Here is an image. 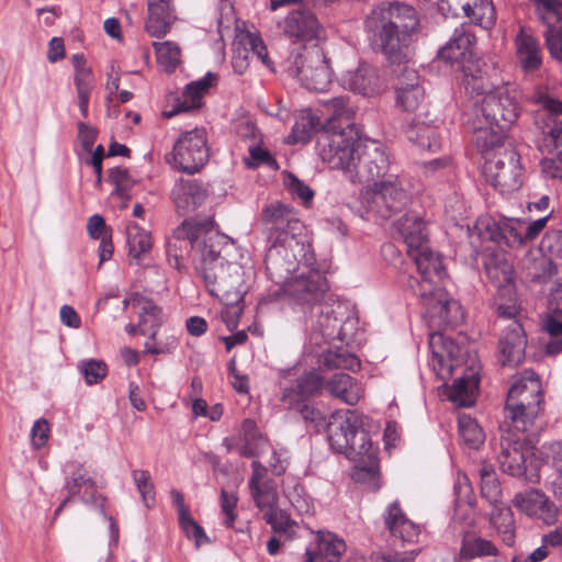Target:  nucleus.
I'll return each mask as SVG.
<instances>
[{
  "label": "nucleus",
  "mask_w": 562,
  "mask_h": 562,
  "mask_svg": "<svg viewBox=\"0 0 562 562\" xmlns=\"http://www.w3.org/2000/svg\"><path fill=\"white\" fill-rule=\"evenodd\" d=\"M126 236L130 255L133 258L138 259L151 249L150 233L142 228L137 223L130 222L126 225Z\"/></svg>",
  "instance_id": "09e8293b"
},
{
  "label": "nucleus",
  "mask_w": 562,
  "mask_h": 562,
  "mask_svg": "<svg viewBox=\"0 0 562 562\" xmlns=\"http://www.w3.org/2000/svg\"><path fill=\"white\" fill-rule=\"evenodd\" d=\"M414 260L422 281L408 277V286L420 296L427 314L438 327L457 325L463 321L462 307L443 289L434 286L435 279L443 276L440 256L431 250L428 241L407 250Z\"/></svg>",
  "instance_id": "7ed1b4c3"
},
{
  "label": "nucleus",
  "mask_w": 562,
  "mask_h": 562,
  "mask_svg": "<svg viewBox=\"0 0 562 562\" xmlns=\"http://www.w3.org/2000/svg\"><path fill=\"white\" fill-rule=\"evenodd\" d=\"M322 128L319 116L311 110H302L295 115V122L289 136L290 143L305 144L311 140L313 135Z\"/></svg>",
  "instance_id": "ea45409f"
},
{
  "label": "nucleus",
  "mask_w": 562,
  "mask_h": 562,
  "mask_svg": "<svg viewBox=\"0 0 562 562\" xmlns=\"http://www.w3.org/2000/svg\"><path fill=\"white\" fill-rule=\"evenodd\" d=\"M346 551L345 541L329 531H318L305 551L304 562H338Z\"/></svg>",
  "instance_id": "b1692460"
},
{
  "label": "nucleus",
  "mask_w": 562,
  "mask_h": 562,
  "mask_svg": "<svg viewBox=\"0 0 562 562\" xmlns=\"http://www.w3.org/2000/svg\"><path fill=\"white\" fill-rule=\"evenodd\" d=\"M486 274L492 283L499 290L495 306L499 316L512 319L519 312V305L513 292V267L506 262H494L485 265Z\"/></svg>",
  "instance_id": "a211bd4d"
},
{
  "label": "nucleus",
  "mask_w": 562,
  "mask_h": 562,
  "mask_svg": "<svg viewBox=\"0 0 562 562\" xmlns=\"http://www.w3.org/2000/svg\"><path fill=\"white\" fill-rule=\"evenodd\" d=\"M158 64L167 71H173L180 63V48L173 42L154 43Z\"/></svg>",
  "instance_id": "864d4df0"
},
{
  "label": "nucleus",
  "mask_w": 562,
  "mask_h": 562,
  "mask_svg": "<svg viewBox=\"0 0 562 562\" xmlns=\"http://www.w3.org/2000/svg\"><path fill=\"white\" fill-rule=\"evenodd\" d=\"M429 220L420 213H401L394 227L407 245V250L428 241Z\"/></svg>",
  "instance_id": "cd10ccee"
},
{
  "label": "nucleus",
  "mask_w": 562,
  "mask_h": 562,
  "mask_svg": "<svg viewBox=\"0 0 562 562\" xmlns=\"http://www.w3.org/2000/svg\"><path fill=\"white\" fill-rule=\"evenodd\" d=\"M357 327L358 319L355 316L347 313V311L345 310V314L339 317V336L337 337L336 340H339L347 345L350 344L353 340Z\"/></svg>",
  "instance_id": "774afa93"
},
{
  "label": "nucleus",
  "mask_w": 562,
  "mask_h": 562,
  "mask_svg": "<svg viewBox=\"0 0 562 562\" xmlns=\"http://www.w3.org/2000/svg\"><path fill=\"white\" fill-rule=\"evenodd\" d=\"M66 488L70 498L79 496L85 503H98L95 482L87 472L78 471L75 473L71 481L66 483Z\"/></svg>",
  "instance_id": "49530a36"
},
{
  "label": "nucleus",
  "mask_w": 562,
  "mask_h": 562,
  "mask_svg": "<svg viewBox=\"0 0 562 562\" xmlns=\"http://www.w3.org/2000/svg\"><path fill=\"white\" fill-rule=\"evenodd\" d=\"M429 346L432 353V369L441 380H448L454 372L460 371V375L456 378L449 393L450 401L459 406H472L475 402L480 382V364L476 359L470 357V364L463 368L461 363L462 348L441 333L430 335Z\"/></svg>",
  "instance_id": "39448f33"
},
{
  "label": "nucleus",
  "mask_w": 562,
  "mask_h": 562,
  "mask_svg": "<svg viewBox=\"0 0 562 562\" xmlns=\"http://www.w3.org/2000/svg\"><path fill=\"white\" fill-rule=\"evenodd\" d=\"M288 71L307 90L316 92L325 91L333 78L329 59L319 46L304 48L292 56Z\"/></svg>",
  "instance_id": "9d476101"
},
{
  "label": "nucleus",
  "mask_w": 562,
  "mask_h": 562,
  "mask_svg": "<svg viewBox=\"0 0 562 562\" xmlns=\"http://www.w3.org/2000/svg\"><path fill=\"white\" fill-rule=\"evenodd\" d=\"M520 106L518 93L509 85L493 88L476 104L474 117H481L485 123H494L501 130H508L518 119Z\"/></svg>",
  "instance_id": "9b49d317"
},
{
  "label": "nucleus",
  "mask_w": 562,
  "mask_h": 562,
  "mask_svg": "<svg viewBox=\"0 0 562 562\" xmlns=\"http://www.w3.org/2000/svg\"><path fill=\"white\" fill-rule=\"evenodd\" d=\"M109 179L114 186L112 196L121 200V204L119 206L121 209L128 207L126 200L128 199V191L134 186V181L130 177L127 169L120 167L110 169Z\"/></svg>",
  "instance_id": "3c124183"
},
{
  "label": "nucleus",
  "mask_w": 562,
  "mask_h": 562,
  "mask_svg": "<svg viewBox=\"0 0 562 562\" xmlns=\"http://www.w3.org/2000/svg\"><path fill=\"white\" fill-rule=\"evenodd\" d=\"M284 495L297 514L307 515L312 513V499L300 484L293 482L291 485L285 486Z\"/></svg>",
  "instance_id": "4d7b16f0"
},
{
  "label": "nucleus",
  "mask_w": 562,
  "mask_h": 562,
  "mask_svg": "<svg viewBox=\"0 0 562 562\" xmlns=\"http://www.w3.org/2000/svg\"><path fill=\"white\" fill-rule=\"evenodd\" d=\"M81 374L87 384H95L106 375V364L101 360H85L79 364Z\"/></svg>",
  "instance_id": "69168bd1"
},
{
  "label": "nucleus",
  "mask_w": 562,
  "mask_h": 562,
  "mask_svg": "<svg viewBox=\"0 0 562 562\" xmlns=\"http://www.w3.org/2000/svg\"><path fill=\"white\" fill-rule=\"evenodd\" d=\"M364 31L393 64L408 59L409 47L419 30V18L412 5L393 1L375 5L366 16Z\"/></svg>",
  "instance_id": "f03ea898"
},
{
  "label": "nucleus",
  "mask_w": 562,
  "mask_h": 562,
  "mask_svg": "<svg viewBox=\"0 0 562 562\" xmlns=\"http://www.w3.org/2000/svg\"><path fill=\"white\" fill-rule=\"evenodd\" d=\"M459 434L465 446L477 449L484 442V432L475 419L469 415L459 417Z\"/></svg>",
  "instance_id": "603ef678"
},
{
  "label": "nucleus",
  "mask_w": 562,
  "mask_h": 562,
  "mask_svg": "<svg viewBox=\"0 0 562 562\" xmlns=\"http://www.w3.org/2000/svg\"><path fill=\"white\" fill-rule=\"evenodd\" d=\"M251 477L248 485L256 506L263 514V518L274 532L285 533L291 537L295 522L285 512L278 507V493L272 479L267 475V468L259 461L251 463Z\"/></svg>",
  "instance_id": "6e6552de"
},
{
  "label": "nucleus",
  "mask_w": 562,
  "mask_h": 562,
  "mask_svg": "<svg viewBox=\"0 0 562 562\" xmlns=\"http://www.w3.org/2000/svg\"><path fill=\"white\" fill-rule=\"evenodd\" d=\"M449 9L457 12L459 9L484 30L491 29L496 21L495 9L492 0H446Z\"/></svg>",
  "instance_id": "7c9ffc66"
},
{
  "label": "nucleus",
  "mask_w": 562,
  "mask_h": 562,
  "mask_svg": "<svg viewBox=\"0 0 562 562\" xmlns=\"http://www.w3.org/2000/svg\"><path fill=\"white\" fill-rule=\"evenodd\" d=\"M526 432H519L509 426L501 437L498 463L501 469L513 476H520L526 471L532 448L527 443Z\"/></svg>",
  "instance_id": "dca6fc26"
},
{
  "label": "nucleus",
  "mask_w": 562,
  "mask_h": 562,
  "mask_svg": "<svg viewBox=\"0 0 562 562\" xmlns=\"http://www.w3.org/2000/svg\"><path fill=\"white\" fill-rule=\"evenodd\" d=\"M154 311H139V333L143 335H149L150 340L146 341L145 349L147 352L153 355L165 353L176 348L177 340L171 336L168 341L162 345L161 342H151L156 340L157 328L161 324V311L153 303Z\"/></svg>",
  "instance_id": "c85d7f7f"
},
{
  "label": "nucleus",
  "mask_w": 562,
  "mask_h": 562,
  "mask_svg": "<svg viewBox=\"0 0 562 562\" xmlns=\"http://www.w3.org/2000/svg\"><path fill=\"white\" fill-rule=\"evenodd\" d=\"M371 419L357 411H337L327 424L333 449L357 463L353 477H373L378 469L376 449L369 436Z\"/></svg>",
  "instance_id": "20e7f679"
},
{
  "label": "nucleus",
  "mask_w": 562,
  "mask_h": 562,
  "mask_svg": "<svg viewBox=\"0 0 562 562\" xmlns=\"http://www.w3.org/2000/svg\"><path fill=\"white\" fill-rule=\"evenodd\" d=\"M284 248L276 246L269 249L266 259L267 270L270 276L277 279V282H283L284 293L297 305L314 310L327 291L326 279L315 270L302 272L299 276L290 277L296 270L297 261L295 256L288 259L285 263L281 262Z\"/></svg>",
  "instance_id": "423d86ee"
},
{
  "label": "nucleus",
  "mask_w": 562,
  "mask_h": 562,
  "mask_svg": "<svg viewBox=\"0 0 562 562\" xmlns=\"http://www.w3.org/2000/svg\"><path fill=\"white\" fill-rule=\"evenodd\" d=\"M323 384L324 382L318 373L308 372L297 380L294 387L283 391L281 401L288 405L289 408H300L301 404L319 391Z\"/></svg>",
  "instance_id": "f704fd0d"
},
{
  "label": "nucleus",
  "mask_w": 562,
  "mask_h": 562,
  "mask_svg": "<svg viewBox=\"0 0 562 562\" xmlns=\"http://www.w3.org/2000/svg\"><path fill=\"white\" fill-rule=\"evenodd\" d=\"M209 158L206 131L195 127L180 134L167 161L179 171L194 175L206 165Z\"/></svg>",
  "instance_id": "f8f14e48"
},
{
  "label": "nucleus",
  "mask_w": 562,
  "mask_h": 562,
  "mask_svg": "<svg viewBox=\"0 0 562 562\" xmlns=\"http://www.w3.org/2000/svg\"><path fill=\"white\" fill-rule=\"evenodd\" d=\"M239 454L246 458L260 457L270 449L268 439L260 434L252 419L244 420L240 429Z\"/></svg>",
  "instance_id": "58836bf2"
},
{
  "label": "nucleus",
  "mask_w": 562,
  "mask_h": 562,
  "mask_svg": "<svg viewBox=\"0 0 562 562\" xmlns=\"http://www.w3.org/2000/svg\"><path fill=\"white\" fill-rule=\"evenodd\" d=\"M325 386L331 396L348 405H356L363 396L362 386L347 373H335Z\"/></svg>",
  "instance_id": "e433bc0d"
},
{
  "label": "nucleus",
  "mask_w": 562,
  "mask_h": 562,
  "mask_svg": "<svg viewBox=\"0 0 562 562\" xmlns=\"http://www.w3.org/2000/svg\"><path fill=\"white\" fill-rule=\"evenodd\" d=\"M514 506L522 514L552 525L557 520V506L539 490L517 493L513 498Z\"/></svg>",
  "instance_id": "412c9836"
},
{
  "label": "nucleus",
  "mask_w": 562,
  "mask_h": 562,
  "mask_svg": "<svg viewBox=\"0 0 562 562\" xmlns=\"http://www.w3.org/2000/svg\"><path fill=\"white\" fill-rule=\"evenodd\" d=\"M176 20L177 12L173 0L147 1L145 30L150 36L158 38L165 36Z\"/></svg>",
  "instance_id": "5701e85b"
},
{
  "label": "nucleus",
  "mask_w": 562,
  "mask_h": 562,
  "mask_svg": "<svg viewBox=\"0 0 562 562\" xmlns=\"http://www.w3.org/2000/svg\"><path fill=\"white\" fill-rule=\"evenodd\" d=\"M546 448V457L552 460L553 467L558 471V476L554 481V493L562 501V442H551Z\"/></svg>",
  "instance_id": "680f3d73"
},
{
  "label": "nucleus",
  "mask_w": 562,
  "mask_h": 562,
  "mask_svg": "<svg viewBox=\"0 0 562 562\" xmlns=\"http://www.w3.org/2000/svg\"><path fill=\"white\" fill-rule=\"evenodd\" d=\"M87 229L91 238L101 240L99 246V266H101L113 254L111 228L106 226L104 218L95 213L89 218Z\"/></svg>",
  "instance_id": "79ce46f5"
},
{
  "label": "nucleus",
  "mask_w": 562,
  "mask_h": 562,
  "mask_svg": "<svg viewBox=\"0 0 562 562\" xmlns=\"http://www.w3.org/2000/svg\"><path fill=\"white\" fill-rule=\"evenodd\" d=\"M324 366L328 369H346L355 371L359 369V359L348 352H327L324 356Z\"/></svg>",
  "instance_id": "052dcab7"
},
{
  "label": "nucleus",
  "mask_w": 562,
  "mask_h": 562,
  "mask_svg": "<svg viewBox=\"0 0 562 562\" xmlns=\"http://www.w3.org/2000/svg\"><path fill=\"white\" fill-rule=\"evenodd\" d=\"M206 198L207 190L192 180L178 181L171 191V199L179 210L200 207Z\"/></svg>",
  "instance_id": "c9c22d12"
},
{
  "label": "nucleus",
  "mask_w": 562,
  "mask_h": 562,
  "mask_svg": "<svg viewBox=\"0 0 562 562\" xmlns=\"http://www.w3.org/2000/svg\"><path fill=\"white\" fill-rule=\"evenodd\" d=\"M406 76L412 82L396 89V100L403 110L415 111L424 99V89L418 85V77L414 70H406Z\"/></svg>",
  "instance_id": "a18cd8bd"
},
{
  "label": "nucleus",
  "mask_w": 562,
  "mask_h": 562,
  "mask_svg": "<svg viewBox=\"0 0 562 562\" xmlns=\"http://www.w3.org/2000/svg\"><path fill=\"white\" fill-rule=\"evenodd\" d=\"M538 250L543 257L551 259L557 267L562 262V232L552 231L547 233L539 245Z\"/></svg>",
  "instance_id": "5fc2aeb1"
},
{
  "label": "nucleus",
  "mask_w": 562,
  "mask_h": 562,
  "mask_svg": "<svg viewBox=\"0 0 562 562\" xmlns=\"http://www.w3.org/2000/svg\"><path fill=\"white\" fill-rule=\"evenodd\" d=\"M241 293L240 297L235 296L233 293H227L223 295H215L225 301L226 308L222 313V318L226 323L228 328H235L237 326V318L240 316L243 307L240 303L244 300V294L246 293V286L244 280L241 281Z\"/></svg>",
  "instance_id": "6e6d98bb"
},
{
  "label": "nucleus",
  "mask_w": 562,
  "mask_h": 562,
  "mask_svg": "<svg viewBox=\"0 0 562 562\" xmlns=\"http://www.w3.org/2000/svg\"><path fill=\"white\" fill-rule=\"evenodd\" d=\"M211 216H194L178 226L167 241L169 263L180 270L188 248L196 271L212 295L233 293L240 297L243 267L231 259L236 257L235 241L213 231Z\"/></svg>",
  "instance_id": "f257e3e1"
},
{
  "label": "nucleus",
  "mask_w": 562,
  "mask_h": 562,
  "mask_svg": "<svg viewBox=\"0 0 562 562\" xmlns=\"http://www.w3.org/2000/svg\"><path fill=\"white\" fill-rule=\"evenodd\" d=\"M506 417L519 432L529 431L543 411V389L533 370H524L513 376L506 400Z\"/></svg>",
  "instance_id": "0eeeda50"
},
{
  "label": "nucleus",
  "mask_w": 562,
  "mask_h": 562,
  "mask_svg": "<svg viewBox=\"0 0 562 562\" xmlns=\"http://www.w3.org/2000/svg\"><path fill=\"white\" fill-rule=\"evenodd\" d=\"M463 70V86L472 97H485L488 91L494 87L490 82L486 72L480 68L473 69L472 66L464 65Z\"/></svg>",
  "instance_id": "8fccbe9b"
},
{
  "label": "nucleus",
  "mask_w": 562,
  "mask_h": 562,
  "mask_svg": "<svg viewBox=\"0 0 562 562\" xmlns=\"http://www.w3.org/2000/svg\"><path fill=\"white\" fill-rule=\"evenodd\" d=\"M491 524L506 546H514L516 539V521L514 513L509 507H495L491 514Z\"/></svg>",
  "instance_id": "37998d69"
},
{
  "label": "nucleus",
  "mask_w": 562,
  "mask_h": 562,
  "mask_svg": "<svg viewBox=\"0 0 562 562\" xmlns=\"http://www.w3.org/2000/svg\"><path fill=\"white\" fill-rule=\"evenodd\" d=\"M516 58L525 72H535L542 66V48L539 40L524 27L515 38Z\"/></svg>",
  "instance_id": "bb28decb"
},
{
  "label": "nucleus",
  "mask_w": 562,
  "mask_h": 562,
  "mask_svg": "<svg viewBox=\"0 0 562 562\" xmlns=\"http://www.w3.org/2000/svg\"><path fill=\"white\" fill-rule=\"evenodd\" d=\"M532 100L541 106L546 119L538 148L541 153H552L562 147V101L553 99L542 91L535 92Z\"/></svg>",
  "instance_id": "f3484780"
},
{
  "label": "nucleus",
  "mask_w": 562,
  "mask_h": 562,
  "mask_svg": "<svg viewBox=\"0 0 562 562\" xmlns=\"http://www.w3.org/2000/svg\"><path fill=\"white\" fill-rule=\"evenodd\" d=\"M403 198H405V190L398 177L390 172L374 183L364 187L361 192L362 203L368 209H391V202L400 201Z\"/></svg>",
  "instance_id": "6ab92c4d"
},
{
  "label": "nucleus",
  "mask_w": 562,
  "mask_h": 562,
  "mask_svg": "<svg viewBox=\"0 0 562 562\" xmlns=\"http://www.w3.org/2000/svg\"><path fill=\"white\" fill-rule=\"evenodd\" d=\"M544 38L551 56L554 59L562 60V24L547 27Z\"/></svg>",
  "instance_id": "338daca9"
},
{
  "label": "nucleus",
  "mask_w": 562,
  "mask_h": 562,
  "mask_svg": "<svg viewBox=\"0 0 562 562\" xmlns=\"http://www.w3.org/2000/svg\"><path fill=\"white\" fill-rule=\"evenodd\" d=\"M133 481L147 507H150L155 502V490L150 473L147 470H133Z\"/></svg>",
  "instance_id": "bf43d9fd"
},
{
  "label": "nucleus",
  "mask_w": 562,
  "mask_h": 562,
  "mask_svg": "<svg viewBox=\"0 0 562 562\" xmlns=\"http://www.w3.org/2000/svg\"><path fill=\"white\" fill-rule=\"evenodd\" d=\"M550 260L548 257H543L537 249L529 251L522 259L521 265L531 279H546L558 272L557 263Z\"/></svg>",
  "instance_id": "c03bdc74"
},
{
  "label": "nucleus",
  "mask_w": 562,
  "mask_h": 562,
  "mask_svg": "<svg viewBox=\"0 0 562 562\" xmlns=\"http://www.w3.org/2000/svg\"><path fill=\"white\" fill-rule=\"evenodd\" d=\"M71 63L75 68L74 82L78 94L79 109L82 116L87 117L89 99L94 87V76L82 54L72 55Z\"/></svg>",
  "instance_id": "2f4dec72"
},
{
  "label": "nucleus",
  "mask_w": 562,
  "mask_h": 562,
  "mask_svg": "<svg viewBox=\"0 0 562 562\" xmlns=\"http://www.w3.org/2000/svg\"><path fill=\"white\" fill-rule=\"evenodd\" d=\"M340 85L344 89L368 98L380 94L385 88L376 68L368 64H360L357 69L346 71L340 78Z\"/></svg>",
  "instance_id": "aec40b11"
},
{
  "label": "nucleus",
  "mask_w": 562,
  "mask_h": 562,
  "mask_svg": "<svg viewBox=\"0 0 562 562\" xmlns=\"http://www.w3.org/2000/svg\"><path fill=\"white\" fill-rule=\"evenodd\" d=\"M390 170V158L382 145L369 140L359 144L358 156L350 181L374 183Z\"/></svg>",
  "instance_id": "2eb2a0df"
},
{
  "label": "nucleus",
  "mask_w": 562,
  "mask_h": 562,
  "mask_svg": "<svg viewBox=\"0 0 562 562\" xmlns=\"http://www.w3.org/2000/svg\"><path fill=\"white\" fill-rule=\"evenodd\" d=\"M542 329L551 337L547 344L548 355H558L562 351V322L553 315H548L542 322Z\"/></svg>",
  "instance_id": "13d9d810"
},
{
  "label": "nucleus",
  "mask_w": 562,
  "mask_h": 562,
  "mask_svg": "<svg viewBox=\"0 0 562 562\" xmlns=\"http://www.w3.org/2000/svg\"><path fill=\"white\" fill-rule=\"evenodd\" d=\"M357 134L348 124L340 131H326L319 138V155L324 162L333 169H341L350 180L358 156L359 144Z\"/></svg>",
  "instance_id": "1a4fd4ad"
},
{
  "label": "nucleus",
  "mask_w": 562,
  "mask_h": 562,
  "mask_svg": "<svg viewBox=\"0 0 562 562\" xmlns=\"http://www.w3.org/2000/svg\"><path fill=\"white\" fill-rule=\"evenodd\" d=\"M407 138L420 149L437 151L441 146V135L438 128L425 122H416L406 131Z\"/></svg>",
  "instance_id": "a19ab883"
},
{
  "label": "nucleus",
  "mask_w": 562,
  "mask_h": 562,
  "mask_svg": "<svg viewBox=\"0 0 562 562\" xmlns=\"http://www.w3.org/2000/svg\"><path fill=\"white\" fill-rule=\"evenodd\" d=\"M317 318L312 325V335L316 344L322 340L331 342L339 336V317L345 314V306L341 304L317 305Z\"/></svg>",
  "instance_id": "a878e982"
},
{
  "label": "nucleus",
  "mask_w": 562,
  "mask_h": 562,
  "mask_svg": "<svg viewBox=\"0 0 562 562\" xmlns=\"http://www.w3.org/2000/svg\"><path fill=\"white\" fill-rule=\"evenodd\" d=\"M385 525L394 537L404 542H414L419 536V527L405 516L398 502L387 507Z\"/></svg>",
  "instance_id": "4c0bfd02"
},
{
  "label": "nucleus",
  "mask_w": 562,
  "mask_h": 562,
  "mask_svg": "<svg viewBox=\"0 0 562 562\" xmlns=\"http://www.w3.org/2000/svg\"><path fill=\"white\" fill-rule=\"evenodd\" d=\"M522 168L519 155L513 148L503 149L485 158L483 175L486 181L502 192L512 191L521 184Z\"/></svg>",
  "instance_id": "4468645a"
},
{
  "label": "nucleus",
  "mask_w": 562,
  "mask_h": 562,
  "mask_svg": "<svg viewBox=\"0 0 562 562\" xmlns=\"http://www.w3.org/2000/svg\"><path fill=\"white\" fill-rule=\"evenodd\" d=\"M350 98L348 95H339L328 100H324V108L331 114L333 119L345 117L351 120L353 110L349 105Z\"/></svg>",
  "instance_id": "0e129e2a"
},
{
  "label": "nucleus",
  "mask_w": 562,
  "mask_h": 562,
  "mask_svg": "<svg viewBox=\"0 0 562 562\" xmlns=\"http://www.w3.org/2000/svg\"><path fill=\"white\" fill-rule=\"evenodd\" d=\"M286 187L292 196L301 201L303 207L310 209L312 206L314 191L308 186L295 176L290 175L286 180Z\"/></svg>",
  "instance_id": "e2e57ef3"
},
{
  "label": "nucleus",
  "mask_w": 562,
  "mask_h": 562,
  "mask_svg": "<svg viewBox=\"0 0 562 562\" xmlns=\"http://www.w3.org/2000/svg\"><path fill=\"white\" fill-rule=\"evenodd\" d=\"M474 45L475 35L472 33L471 26L462 24L454 30L452 37L439 50L438 55L446 61L458 63L472 55Z\"/></svg>",
  "instance_id": "c756f323"
},
{
  "label": "nucleus",
  "mask_w": 562,
  "mask_h": 562,
  "mask_svg": "<svg viewBox=\"0 0 562 562\" xmlns=\"http://www.w3.org/2000/svg\"><path fill=\"white\" fill-rule=\"evenodd\" d=\"M527 339L522 326L513 321L502 336L498 346V362L503 367H516L525 358Z\"/></svg>",
  "instance_id": "4be33fe9"
},
{
  "label": "nucleus",
  "mask_w": 562,
  "mask_h": 562,
  "mask_svg": "<svg viewBox=\"0 0 562 562\" xmlns=\"http://www.w3.org/2000/svg\"><path fill=\"white\" fill-rule=\"evenodd\" d=\"M216 79L214 74L209 72L204 78L189 83L176 109L170 112H165V116L171 117L180 112L200 109L202 106V98L207 90L215 85Z\"/></svg>",
  "instance_id": "72a5a7b5"
},
{
  "label": "nucleus",
  "mask_w": 562,
  "mask_h": 562,
  "mask_svg": "<svg viewBox=\"0 0 562 562\" xmlns=\"http://www.w3.org/2000/svg\"><path fill=\"white\" fill-rule=\"evenodd\" d=\"M535 15L546 26L562 24V0H529Z\"/></svg>",
  "instance_id": "de8ad7c7"
},
{
  "label": "nucleus",
  "mask_w": 562,
  "mask_h": 562,
  "mask_svg": "<svg viewBox=\"0 0 562 562\" xmlns=\"http://www.w3.org/2000/svg\"><path fill=\"white\" fill-rule=\"evenodd\" d=\"M499 554V549L492 540L475 533H467L461 540L457 561L469 562L474 559L498 558Z\"/></svg>",
  "instance_id": "473e14b6"
},
{
  "label": "nucleus",
  "mask_w": 562,
  "mask_h": 562,
  "mask_svg": "<svg viewBox=\"0 0 562 562\" xmlns=\"http://www.w3.org/2000/svg\"><path fill=\"white\" fill-rule=\"evenodd\" d=\"M468 128L472 132V143L477 150L486 157L491 151H502L504 142V132L495 126L494 123H485L481 117H473L467 122Z\"/></svg>",
  "instance_id": "393cba45"
},
{
  "label": "nucleus",
  "mask_w": 562,
  "mask_h": 562,
  "mask_svg": "<svg viewBox=\"0 0 562 562\" xmlns=\"http://www.w3.org/2000/svg\"><path fill=\"white\" fill-rule=\"evenodd\" d=\"M279 27L285 38L293 44L318 46V43L326 38L324 25L306 3L289 11L279 23Z\"/></svg>",
  "instance_id": "ddd939ff"
}]
</instances>
